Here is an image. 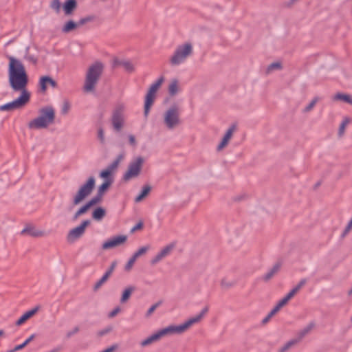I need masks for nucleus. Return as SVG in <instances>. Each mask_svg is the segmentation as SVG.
<instances>
[{
	"instance_id": "obj_1",
	"label": "nucleus",
	"mask_w": 352,
	"mask_h": 352,
	"mask_svg": "<svg viewBox=\"0 0 352 352\" xmlns=\"http://www.w3.org/2000/svg\"><path fill=\"white\" fill-rule=\"evenodd\" d=\"M8 82L12 90L19 93V96L12 102L0 106L1 111H13L21 109L30 101L31 93L28 90L29 76L25 65L18 58L8 57Z\"/></svg>"
},
{
	"instance_id": "obj_2",
	"label": "nucleus",
	"mask_w": 352,
	"mask_h": 352,
	"mask_svg": "<svg viewBox=\"0 0 352 352\" xmlns=\"http://www.w3.org/2000/svg\"><path fill=\"white\" fill-rule=\"evenodd\" d=\"M208 311V307L204 308L197 316H193L179 325H169L157 331L160 339L173 334H182L189 329L193 324L199 322Z\"/></svg>"
},
{
	"instance_id": "obj_3",
	"label": "nucleus",
	"mask_w": 352,
	"mask_h": 352,
	"mask_svg": "<svg viewBox=\"0 0 352 352\" xmlns=\"http://www.w3.org/2000/svg\"><path fill=\"white\" fill-rule=\"evenodd\" d=\"M104 68V63L99 60L95 61L87 67L82 87L85 93H94L95 91Z\"/></svg>"
},
{
	"instance_id": "obj_4",
	"label": "nucleus",
	"mask_w": 352,
	"mask_h": 352,
	"mask_svg": "<svg viewBox=\"0 0 352 352\" xmlns=\"http://www.w3.org/2000/svg\"><path fill=\"white\" fill-rule=\"evenodd\" d=\"M55 119V111L52 107L48 106L39 110V116L30 120L28 126L32 130L46 129L54 123Z\"/></svg>"
},
{
	"instance_id": "obj_5",
	"label": "nucleus",
	"mask_w": 352,
	"mask_h": 352,
	"mask_svg": "<svg viewBox=\"0 0 352 352\" xmlns=\"http://www.w3.org/2000/svg\"><path fill=\"white\" fill-rule=\"evenodd\" d=\"M193 52L194 46L190 41H186L179 45L169 58L170 64L172 66H177L182 64L192 55Z\"/></svg>"
},
{
	"instance_id": "obj_6",
	"label": "nucleus",
	"mask_w": 352,
	"mask_h": 352,
	"mask_svg": "<svg viewBox=\"0 0 352 352\" xmlns=\"http://www.w3.org/2000/svg\"><path fill=\"white\" fill-rule=\"evenodd\" d=\"M96 184L94 177H89L85 184L81 185L74 194L72 203L68 208L69 211H72L75 206L80 205L92 192Z\"/></svg>"
},
{
	"instance_id": "obj_7",
	"label": "nucleus",
	"mask_w": 352,
	"mask_h": 352,
	"mask_svg": "<svg viewBox=\"0 0 352 352\" xmlns=\"http://www.w3.org/2000/svg\"><path fill=\"white\" fill-rule=\"evenodd\" d=\"M162 124L167 130H173L182 124L180 108L174 105L166 109L162 114Z\"/></svg>"
},
{
	"instance_id": "obj_8",
	"label": "nucleus",
	"mask_w": 352,
	"mask_h": 352,
	"mask_svg": "<svg viewBox=\"0 0 352 352\" xmlns=\"http://www.w3.org/2000/svg\"><path fill=\"white\" fill-rule=\"evenodd\" d=\"M144 162V159L141 156H138L133 159L129 164L127 168L123 175L122 180L124 182H128L131 179L137 178L141 174Z\"/></svg>"
},
{
	"instance_id": "obj_9",
	"label": "nucleus",
	"mask_w": 352,
	"mask_h": 352,
	"mask_svg": "<svg viewBox=\"0 0 352 352\" xmlns=\"http://www.w3.org/2000/svg\"><path fill=\"white\" fill-rule=\"evenodd\" d=\"M164 81L163 78H159L157 81L153 83L145 96V104H144V115L147 116L148 115L150 109L153 105L155 99L156 98V94L159 89L162 85Z\"/></svg>"
},
{
	"instance_id": "obj_10",
	"label": "nucleus",
	"mask_w": 352,
	"mask_h": 352,
	"mask_svg": "<svg viewBox=\"0 0 352 352\" xmlns=\"http://www.w3.org/2000/svg\"><path fill=\"white\" fill-rule=\"evenodd\" d=\"M91 224V221L86 219L82 221L80 225L70 230L67 235V240L73 243L82 237L85 233L86 229Z\"/></svg>"
},
{
	"instance_id": "obj_11",
	"label": "nucleus",
	"mask_w": 352,
	"mask_h": 352,
	"mask_svg": "<svg viewBox=\"0 0 352 352\" xmlns=\"http://www.w3.org/2000/svg\"><path fill=\"white\" fill-rule=\"evenodd\" d=\"M124 153L118 155L116 159L111 164H109L106 168H104L100 173V178H102L104 181L108 179H113V173L118 167L120 163L124 159Z\"/></svg>"
},
{
	"instance_id": "obj_12",
	"label": "nucleus",
	"mask_w": 352,
	"mask_h": 352,
	"mask_svg": "<svg viewBox=\"0 0 352 352\" xmlns=\"http://www.w3.org/2000/svg\"><path fill=\"white\" fill-rule=\"evenodd\" d=\"M175 248L174 243H170L163 247L151 260V264L155 265L168 256Z\"/></svg>"
},
{
	"instance_id": "obj_13",
	"label": "nucleus",
	"mask_w": 352,
	"mask_h": 352,
	"mask_svg": "<svg viewBox=\"0 0 352 352\" xmlns=\"http://www.w3.org/2000/svg\"><path fill=\"white\" fill-rule=\"evenodd\" d=\"M127 240V236L126 235H119L116 236L108 241H105L102 244V249L104 250H110L112 248H115L120 245H122L126 243Z\"/></svg>"
},
{
	"instance_id": "obj_14",
	"label": "nucleus",
	"mask_w": 352,
	"mask_h": 352,
	"mask_svg": "<svg viewBox=\"0 0 352 352\" xmlns=\"http://www.w3.org/2000/svg\"><path fill=\"white\" fill-rule=\"evenodd\" d=\"M22 234L28 235L32 237L38 238L46 235V232L32 225L27 224L21 231Z\"/></svg>"
},
{
	"instance_id": "obj_15",
	"label": "nucleus",
	"mask_w": 352,
	"mask_h": 352,
	"mask_svg": "<svg viewBox=\"0 0 352 352\" xmlns=\"http://www.w3.org/2000/svg\"><path fill=\"white\" fill-rule=\"evenodd\" d=\"M236 129V125L232 124L226 130L221 140L220 141V142L219 143V144L217 146V150L218 151H221L223 148H225L228 145Z\"/></svg>"
},
{
	"instance_id": "obj_16",
	"label": "nucleus",
	"mask_w": 352,
	"mask_h": 352,
	"mask_svg": "<svg viewBox=\"0 0 352 352\" xmlns=\"http://www.w3.org/2000/svg\"><path fill=\"white\" fill-rule=\"evenodd\" d=\"M52 87L56 88L57 87V82L49 76H42L38 80L39 91L41 94H45L47 87Z\"/></svg>"
},
{
	"instance_id": "obj_17",
	"label": "nucleus",
	"mask_w": 352,
	"mask_h": 352,
	"mask_svg": "<svg viewBox=\"0 0 352 352\" xmlns=\"http://www.w3.org/2000/svg\"><path fill=\"white\" fill-rule=\"evenodd\" d=\"M168 93L170 96L173 97L181 91L180 81L177 78H172L168 83Z\"/></svg>"
},
{
	"instance_id": "obj_18",
	"label": "nucleus",
	"mask_w": 352,
	"mask_h": 352,
	"mask_svg": "<svg viewBox=\"0 0 352 352\" xmlns=\"http://www.w3.org/2000/svg\"><path fill=\"white\" fill-rule=\"evenodd\" d=\"M76 8V0H66L63 4V10L66 16L72 15Z\"/></svg>"
},
{
	"instance_id": "obj_19",
	"label": "nucleus",
	"mask_w": 352,
	"mask_h": 352,
	"mask_svg": "<svg viewBox=\"0 0 352 352\" xmlns=\"http://www.w3.org/2000/svg\"><path fill=\"white\" fill-rule=\"evenodd\" d=\"M294 296V295L289 292L283 298H282L276 306L271 310V315H275L279 310L286 305L288 301Z\"/></svg>"
},
{
	"instance_id": "obj_20",
	"label": "nucleus",
	"mask_w": 352,
	"mask_h": 352,
	"mask_svg": "<svg viewBox=\"0 0 352 352\" xmlns=\"http://www.w3.org/2000/svg\"><path fill=\"white\" fill-rule=\"evenodd\" d=\"M38 311V307L29 310L24 313L15 322L16 326H21L24 324L28 320L33 317Z\"/></svg>"
},
{
	"instance_id": "obj_21",
	"label": "nucleus",
	"mask_w": 352,
	"mask_h": 352,
	"mask_svg": "<svg viewBox=\"0 0 352 352\" xmlns=\"http://www.w3.org/2000/svg\"><path fill=\"white\" fill-rule=\"evenodd\" d=\"M124 123V118L120 113H115L112 118V124L113 128L116 131H120L122 128Z\"/></svg>"
},
{
	"instance_id": "obj_22",
	"label": "nucleus",
	"mask_w": 352,
	"mask_h": 352,
	"mask_svg": "<svg viewBox=\"0 0 352 352\" xmlns=\"http://www.w3.org/2000/svg\"><path fill=\"white\" fill-rule=\"evenodd\" d=\"M300 341L298 338H293L281 345L277 350V352H288Z\"/></svg>"
},
{
	"instance_id": "obj_23",
	"label": "nucleus",
	"mask_w": 352,
	"mask_h": 352,
	"mask_svg": "<svg viewBox=\"0 0 352 352\" xmlns=\"http://www.w3.org/2000/svg\"><path fill=\"white\" fill-rule=\"evenodd\" d=\"M160 340V338L157 333V331H156L154 333L149 336L148 337L144 339L143 340H142L140 342V346L142 347H146V346H148L152 344L154 342L159 341Z\"/></svg>"
},
{
	"instance_id": "obj_24",
	"label": "nucleus",
	"mask_w": 352,
	"mask_h": 352,
	"mask_svg": "<svg viewBox=\"0 0 352 352\" xmlns=\"http://www.w3.org/2000/svg\"><path fill=\"white\" fill-rule=\"evenodd\" d=\"M283 68V63L280 60L275 61L268 65L265 69L267 74H270L274 71H280Z\"/></svg>"
},
{
	"instance_id": "obj_25",
	"label": "nucleus",
	"mask_w": 352,
	"mask_h": 352,
	"mask_svg": "<svg viewBox=\"0 0 352 352\" xmlns=\"http://www.w3.org/2000/svg\"><path fill=\"white\" fill-rule=\"evenodd\" d=\"M78 27V24L72 20L67 21L64 23L61 28V31L63 33H69L76 30Z\"/></svg>"
},
{
	"instance_id": "obj_26",
	"label": "nucleus",
	"mask_w": 352,
	"mask_h": 352,
	"mask_svg": "<svg viewBox=\"0 0 352 352\" xmlns=\"http://www.w3.org/2000/svg\"><path fill=\"white\" fill-rule=\"evenodd\" d=\"M333 100L335 101H343L346 103L352 105V96L349 94L337 93L333 96Z\"/></svg>"
},
{
	"instance_id": "obj_27",
	"label": "nucleus",
	"mask_w": 352,
	"mask_h": 352,
	"mask_svg": "<svg viewBox=\"0 0 352 352\" xmlns=\"http://www.w3.org/2000/svg\"><path fill=\"white\" fill-rule=\"evenodd\" d=\"M113 182V179H108L104 181L103 183L98 188V194L100 197H102L107 190L109 188Z\"/></svg>"
},
{
	"instance_id": "obj_28",
	"label": "nucleus",
	"mask_w": 352,
	"mask_h": 352,
	"mask_svg": "<svg viewBox=\"0 0 352 352\" xmlns=\"http://www.w3.org/2000/svg\"><path fill=\"white\" fill-rule=\"evenodd\" d=\"M234 285V283L228 277H222L219 280V286L222 289H228Z\"/></svg>"
},
{
	"instance_id": "obj_29",
	"label": "nucleus",
	"mask_w": 352,
	"mask_h": 352,
	"mask_svg": "<svg viewBox=\"0 0 352 352\" xmlns=\"http://www.w3.org/2000/svg\"><path fill=\"white\" fill-rule=\"evenodd\" d=\"M134 290L135 287L133 286H129L126 287L124 290L122 292L120 302L122 303L127 302Z\"/></svg>"
},
{
	"instance_id": "obj_30",
	"label": "nucleus",
	"mask_w": 352,
	"mask_h": 352,
	"mask_svg": "<svg viewBox=\"0 0 352 352\" xmlns=\"http://www.w3.org/2000/svg\"><path fill=\"white\" fill-rule=\"evenodd\" d=\"M106 215V210L102 207L96 208L93 213L92 217L96 221H100Z\"/></svg>"
},
{
	"instance_id": "obj_31",
	"label": "nucleus",
	"mask_w": 352,
	"mask_h": 352,
	"mask_svg": "<svg viewBox=\"0 0 352 352\" xmlns=\"http://www.w3.org/2000/svg\"><path fill=\"white\" fill-rule=\"evenodd\" d=\"M151 186L148 185L144 186L142 190V192L140 194L137 196L135 199V202H140L142 201L145 197L148 196L151 191Z\"/></svg>"
},
{
	"instance_id": "obj_32",
	"label": "nucleus",
	"mask_w": 352,
	"mask_h": 352,
	"mask_svg": "<svg viewBox=\"0 0 352 352\" xmlns=\"http://www.w3.org/2000/svg\"><path fill=\"white\" fill-rule=\"evenodd\" d=\"M316 327V324L314 322H310L308 324H307L298 333L299 340L302 338L304 336H305L307 333L311 332Z\"/></svg>"
},
{
	"instance_id": "obj_33",
	"label": "nucleus",
	"mask_w": 352,
	"mask_h": 352,
	"mask_svg": "<svg viewBox=\"0 0 352 352\" xmlns=\"http://www.w3.org/2000/svg\"><path fill=\"white\" fill-rule=\"evenodd\" d=\"M351 119L349 117H345L343 118L338 129V134L340 136H342L344 135L346 126L351 123Z\"/></svg>"
},
{
	"instance_id": "obj_34",
	"label": "nucleus",
	"mask_w": 352,
	"mask_h": 352,
	"mask_svg": "<svg viewBox=\"0 0 352 352\" xmlns=\"http://www.w3.org/2000/svg\"><path fill=\"white\" fill-rule=\"evenodd\" d=\"M279 268H280V265H275L274 266H273V267L272 269H270L263 276V279L265 281L270 280L274 276V275L278 272V271L279 270Z\"/></svg>"
},
{
	"instance_id": "obj_35",
	"label": "nucleus",
	"mask_w": 352,
	"mask_h": 352,
	"mask_svg": "<svg viewBox=\"0 0 352 352\" xmlns=\"http://www.w3.org/2000/svg\"><path fill=\"white\" fill-rule=\"evenodd\" d=\"M122 68L124 70L129 74H132L135 71V65L130 60H126L123 64Z\"/></svg>"
},
{
	"instance_id": "obj_36",
	"label": "nucleus",
	"mask_w": 352,
	"mask_h": 352,
	"mask_svg": "<svg viewBox=\"0 0 352 352\" xmlns=\"http://www.w3.org/2000/svg\"><path fill=\"white\" fill-rule=\"evenodd\" d=\"M89 210V208L85 204L82 206H81L74 214L73 216V220L76 221L77 220L81 215L85 214L87 212V211Z\"/></svg>"
},
{
	"instance_id": "obj_37",
	"label": "nucleus",
	"mask_w": 352,
	"mask_h": 352,
	"mask_svg": "<svg viewBox=\"0 0 352 352\" xmlns=\"http://www.w3.org/2000/svg\"><path fill=\"white\" fill-rule=\"evenodd\" d=\"M50 7L56 13H59L61 8V1L60 0H52L50 3Z\"/></svg>"
},
{
	"instance_id": "obj_38",
	"label": "nucleus",
	"mask_w": 352,
	"mask_h": 352,
	"mask_svg": "<svg viewBox=\"0 0 352 352\" xmlns=\"http://www.w3.org/2000/svg\"><path fill=\"white\" fill-rule=\"evenodd\" d=\"M150 250L149 245H144L140 248L134 254L133 256L138 259L140 256H142L146 254V252Z\"/></svg>"
},
{
	"instance_id": "obj_39",
	"label": "nucleus",
	"mask_w": 352,
	"mask_h": 352,
	"mask_svg": "<svg viewBox=\"0 0 352 352\" xmlns=\"http://www.w3.org/2000/svg\"><path fill=\"white\" fill-rule=\"evenodd\" d=\"M97 137L102 144H105V133L104 129L101 126H99L97 129Z\"/></svg>"
},
{
	"instance_id": "obj_40",
	"label": "nucleus",
	"mask_w": 352,
	"mask_h": 352,
	"mask_svg": "<svg viewBox=\"0 0 352 352\" xmlns=\"http://www.w3.org/2000/svg\"><path fill=\"white\" fill-rule=\"evenodd\" d=\"M318 101V98H313L311 100V101L304 108L303 112L309 113V111H311L313 109V108L315 107V105L316 104Z\"/></svg>"
},
{
	"instance_id": "obj_41",
	"label": "nucleus",
	"mask_w": 352,
	"mask_h": 352,
	"mask_svg": "<svg viewBox=\"0 0 352 352\" xmlns=\"http://www.w3.org/2000/svg\"><path fill=\"white\" fill-rule=\"evenodd\" d=\"M110 276V272H106L105 274L102 276V278L95 285L94 290L98 289L101 285L107 281V280Z\"/></svg>"
},
{
	"instance_id": "obj_42",
	"label": "nucleus",
	"mask_w": 352,
	"mask_h": 352,
	"mask_svg": "<svg viewBox=\"0 0 352 352\" xmlns=\"http://www.w3.org/2000/svg\"><path fill=\"white\" fill-rule=\"evenodd\" d=\"M102 198V197H100L97 193V196L89 200L88 202L86 203V204L90 209L93 206L100 202Z\"/></svg>"
},
{
	"instance_id": "obj_43",
	"label": "nucleus",
	"mask_w": 352,
	"mask_h": 352,
	"mask_svg": "<svg viewBox=\"0 0 352 352\" xmlns=\"http://www.w3.org/2000/svg\"><path fill=\"white\" fill-rule=\"evenodd\" d=\"M126 60L120 58L118 57H113L112 59V64L113 66L115 67H122L123 66V64L124 63V61Z\"/></svg>"
},
{
	"instance_id": "obj_44",
	"label": "nucleus",
	"mask_w": 352,
	"mask_h": 352,
	"mask_svg": "<svg viewBox=\"0 0 352 352\" xmlns=\"http://www.w3.org/2000/svg\"><path fill=\"white\" fill-rule=\"evenodd\" d=\"M306 283V280H301L290 292L295 295L302 287H303Z\"/></svg>"
},
{
	"instance_id": "obj_45",
	"label": "nucleus",
	"mask_w": 352,
	"mask_h": 352,
	"mask_svg": "<svg viewBox=\"0 0 352 352\" xmlns=\"http://www.w3.org/2000/svg\"><path fill=\"white\" fill-rule=\"evenodd\" d=\"M136 260L137 258L133 255L130 258V259L128 261L127 263L125 265L126 271L129 272L132 269Z\"/></svg>"
},
{
	"instance_id": "obj_46",
	"label": "nucleus",
	"mask_w": 352,
	"mask_h": 352,
	"mask_svg": "<svg viewBox=\"0 0 352 352\" xmlns=\"http://www.w3.org/2000/svg\"><path fill=\"white\" fill-rule=\"evenodd\" d=\"M351 230H352V217H351V219L348 222L346 227L344 228L343 232H342V236H344L346 234H348L351 231Z\"/></svg>"
},
{
	"instance_id": "obj_47",
	"label": "nucleus",
	"mask_w": 352,
	"mask_h": 352,
	"mask_svg": "<svg viewBox=\"0 0 352 352\" xmlns=\"http://www.w3.org/2000/svg\"><path fill=\"white\" fill-rule=\"evenodd\" d=\"M70 109V104L67 102H65L62 107V113L63 114H67L69 112V110Z\"/></svg>"
},
{
	"instance_id": "obj_48",
	"label": "nucleus",
	"mask_w": 352,
	"mask_h": 352,
	"mask_svg": "<svg viewBox=\"0 0 352 352\" xmlns=\"http://www.w3.org/2000/svg\"><path fill=\"white\" fill-rule=\"evenodd\" d=\"M118 348V346L117 344H113L100 352H115Z\"/></svg>"
},
{
	"instance_id": "obj_49",
	"label": "nucleus",
	"mask_w": 352,
	"mask_h": 352,
	"mask_svg": "<svg viewBox=\"0 0 352 352\" xmlns=\"http://www.w3.org/2000/svg\"><path fill=\"white\" fill-rule=\"evenodd\" d=\"M120 311V308L117 307L109 314V318L115 317Z\"/></svg>"
},
{
	"instance_id": "obj_50",
	"label": "nucleus",
	"mask_w": 352,
	"mask_h": 352,
	"mask_svg": "<svg viewBox=\"0 0 352 352\" xmlns=\"http://www.w3.org/2000/svg\"><path fill=\"white\" fill-rule=\"evenodd\" d=\"M129 142H130V144H132V145H135V144H136V140H135V136H134V135H130L129 136Z\"/></svg>"
},
{
	"instance_id": "obj_51",
	"label": "nucleus",
	"mask_w": 352,
	"mask_h": 352,
	"mask_svg": "<svg viewBox=\"0 0 352 352\" xmlns=\"http://www.w3.org/2000/svg\"><path fill=\"white\" fill-rule=\"evenodd\" d=\"M143 227V223L142 222H139L133 229L132 232H134L137 230H141Z\"/></svg>"
},
{
	"instance_id": "obj_52",
	"label": "nucleus",
	"mask_w": 352,
	"mask_h": 352,
	"mask_svg": "<svg viewBox=\"0 0 352 352\" xmlns=\"http://www.w3.org/2000/svg\"><path fill=\"white\" fill-rule=\"evenodd\" d=\"M157 307V305H154L153 306H151L150 307V309L148 310V312H147V316H150L154 311L155 309H156Z\"/></svg>"
},
{
	"instance_id": "obj_53",
	"label": "nucleus",
	"mask_w": 352,
	"mask_h": 352,
	"mask_svg": "<svg viewBox=\"0 0 352 352\" xmlns=\"http://www.w3.org/2000/svg\"><path fill=\"white\" fill-rule=\"evenodd\" d=\"M246 198V195H239V196H236L234 197V200L236 201H239L243 199H245Z\"/></svg>"
},
{
	"instance_id": "obj_54",
	"label": "nucleus",
	"mask_w": 352,
	"mask_h": 352,
	"mask_svg": "<svg viewBox=\"0 0 352 352\" xmlns=\"http://www.w3.org/2000/svg\"><path fill=\"white\" fill-rule=\"evenodd\" d=\"M274 315H271V311L268 314L267 316L263 320V323L267 322L270 319L273 317Z\"/></svg>"
},
{
	"instance_id": "obj_55",
	"label": "nucleus",
	"mask_w": 352,
	"mask_h": 352,
	"mask_svg": "<svg viewBox=\"0 0 352 352\" xmlns=\"http://www.w3.org/2000/svg\"><path fill=\"white\" fill-rule=\"evenodd\" d=\"M116 263H113L110 269L107 272H110V275L111 274L112 272L113 271L115 267H116Z\"/></svg>"
},
{
	"instance_id": "obj_56",
	"label": "nucleus",
	"mask_w": 352,
	"mask_h": 352,
	"mask_svg": "<svg viewBox=\"0 0 352 352\" xmlns=\"http://www.w3.org/2000/svg\"><path fill=\"white\" fill-rule=\"evenodd\" d=\"M34 336L32 335L28 339H27L24 342L26 343V345L34 339Z\"/></svg>"
},
{
	"instance_id": "obj_57",
	"label": "nucleus",
	"mask_w": 352,
	"mask_h": 352,
	"mask_svg": "<svg viewBox=\"0 0 352 352\" xmlns=\"http://www.w3.org/2000/svg\"><path fill=\"white\" fill-rule=\"evenodd\" d=\"M110 331H111V329L109 328V329H106V330H104V331H102L100 332V333H99V334H100V336H102V335H104V333L109 332Z\"/></svg>"
},
{
	"instance_id": "obj_58",
	"label": "nucleus",
	"mask_w": 352,
	"mask_h": 352,
	"mask_svg": "<svg viewBox=\"0 0 352 352\" xmlns=\"http://www.w3.org/2000/svg\"><path fill=\"white\" fill-rule=\"evenodd\" d=\"M89 19H81L80 21V24H84L85 23L89 21Z\"/></svg>"
},
{
	"instance_id": "obj_59",
	"label": "nucleus",
	"mask_w": 352,
	"mask_h": 352,
	"mask_svg": "<svg viewBox=\"0 0 352 352\" xmlns=\"http://www.w3.org/2000/svg\"><path fill=\"white\" fill-rule=\"evenodd\" d=\"M6 334V332L3 329H0V338H2L5 336Z\"/></svg>"
},
{
	"instance_id": "obj_60",
	"label": "nucleus",
	"mask_w": 352,
	"mask_h": 352,
	"mask_svg": "<svg viewBox=\"0 0 352 352\" xmlns=\"http://www.w3.org/2000/svg\"><path fill=\"white\" fill-rule=\"evenodd\" d=\"M78 331H79V328L78 327H75L74 329V333H77V332H78Z\"/></svg>"
},
{
	"instance_id": "obj_61",
	"label": "nucleus",
	"mask_w": 352,
	"mask_h": 352,
	"mask_svg": "<svg viewBox=\"0 0 352 352\" xmlns=\"http://www.w3.org/2000/svg\"><path fill=\"white\" fill-rule=\"evenodd\" d=\"M348 294L349 296H351L352 295V288L348 292Z\"/></svg>"
},
{
	"instance_id": "obj_62",
	"label": "nucleus",
	"mask_w": 352,
	"mask_h": 352,
	"mask_svg": "<svg viewBox=\"0 0 352 352\" xmlns=\"http://www.w3.org/2000/svg\"><path fill=\"white\" fill-rule=\"evenodd\" d=\"M30 60H32L34 63H36V60L32 58H30Z\"/></svg>"
}]
</instances>
